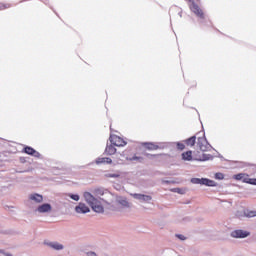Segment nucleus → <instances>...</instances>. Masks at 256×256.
<instances>
[{
	"instance_id": "obj_15",
	"label": "nucleus",
	"mask_w": 256,
	"mask_h": 256,
	"mask_svg": "<svg viewBox=\"0 0 256 256\" xmlns=\"http://www.w3.org/2000/svg\"><path fill=\"white\" fill-rule=\"evenodd\" d=\"M96 165H110V163H113V160H111V158L108 157H102V158H97L95 161Z\"/></svg>"
},
{
	"instance_id": "obj_8",
	"label": "nucleus",
	"mask_w": 256,
	"mask_h": 256,
	"mask_svg": "<svg viewBox=\"0 0 256 256\" xmlns=\"http://www.w3.org/2000/svg\"><path fill=\"white\" fill-rule=\"evenodd\" d=\"M47 247L53 249L54 251H63L65 246L57 241H50L46 243Z\"/></svg>"
},
{
	"instance_id": "obj_28",
	"label": "nucleus",
	"mask_w": 256,
	"mask_h": 256,
	"mask_svg": "<svg viewBox=\"0 0 256 256\" xmlns=\"http://www.w3.org/2000/svg\"><path fill=\"white\" fill-rule=\"evenodd\" d=\"M130 161H141V158L134 156L130 159Z\"/></svg>"
},
{
	"instance_id": "obj_9",
	"label": "nucleus",
	"mask_w": 256,
	"mask_h": 256,
	"mask_svg": "<svg viewBox=\"0 0 256 256\" xmlns=\"http://www.w3.org/2000/svg\"><path fill=\"white\" fill-rule=\"evenodd\" d=\"M144 147L148 149V151H157V149H163V145L161 143H153V142H146L143 143Z\"/></svg>"
},
{
	"instance_id": "obj_25",
	"label": "nucleus",
	"mask_w": 256,
	"mask_h": 256,
	"mask_svg": "<svg viewBox=\"0 0 256 256\" xmlns=\"http://www.w3.org/2000/svg\"><path fill=\"white\" fill-rule=\"evenodd\" d=\"M68 197L72 199L73 201H79L80 197L78 194H68Z\"/></svg>"
},
{
	"instance_id": "obj_18",
	"label": "nucleus",
	"mask_w": 256,
	"mask_h": 256,
	"mask_svg": "<svg viewBox=\"0 0 256 256\" xmlns=\"http://www.w3.org/2000/svg\"><path fill=\"white\" fill-rule=\"evenodd\" d=\"M105 153L106 155H115V153H117V149L114 148L113 145H108L106 146Z\"/></svg>"
},
{
	"instance_id": "obj_3",
	"label": "nucleus",
	"mask_w": 256,
	"mask_h": 256,
	"mask_svg": "<svg viewBox=\"0 0 256 256\" xmlns=\"http://www.w3.org/2000/svg\"><path fill=\"white\" fill-rule=\"evenodd\" d=\"M36 213H39L40 215H49L53 213V206L49 203L40 204L36 208Z\"/></svg>"
},
{
	"instance_id": "obj_16",
	"label": "nucleus",
	"mask_w": 256,
	"mask_h": 256,
	"mask_svg": "<svg viewBox=\"0 0 256 256\" xmlns=\"http://www.w3.org/2000/svg\"><path fill=\"white\" fill-rule=\"evenodd\" d=\"M117 201L120 205H122V207H126L127 209L131 208V203H129L127 199L118 197Z\"/></svg>"
},
{
	"instance_id": "obj_27",
	"label": "nucleus",
	"mask_w": 256,
	"mask_h": 256,
	"mask_svg": "<svg viewBox=\"0 0 256 256\" xmlns=\"http://www.w3.org/2000/svg\"><path fill=\"white\" fill-rule=\"evenodd\" d=\"M176 237L180 239V241H185V239H187L184 235L181 234H177Z\"/></svg>"
},
{
	"instance_id": "obj_7",
	"label": "nucleus",
	"mask_w": 256,
	"mask_h": 256,
	"mask_svg": "<svg viewBox=\"0 0 256 256\" xmlns=\"http://www.w3.org/2000/svg\"><path fill=\"white\" fill-rule=\"evenodd\" d=\"M131 197H133V199H136L137 201H140V203H151L153 199L150 195L139 194V193L131 194Z\"/></svg>"
},
{
	"instance_id": "obj_5",
	"label": "nucleus",
	"mask_w": 256,
	"mask_h": 256,
	"mask_svg": "<svg viewBox=\"0 0 256 256\" xmlns=\"http://www.w3.org/2000/svg\"><path fill=\"white\" fill-rule=\"evenodd\" d=\"M236 181H243V183H249L250 185H256V178H249L246 174L240 173L234 175Z\"/></svg>"
},
{
	"instance_id": "obj_14",
	"label": "nucleus",
	"mask_w": 256,
	"mask_h": 256,
	"mask_svg": "<svg viewBox=\"0 0 256 256\" xmlns=\"http://www.w3.org/2000/svg\"><path fill=\"white\" fill-rule=\"evenodd\" d=\"M24 151H25V153H27V155H32V157H37V158L41 157V154L39 152H37V150H35L29 146L25 147Z\"/></svg>"
},
{
	"instance_id": "obj_13",
	"label": "nucleus",
	"mask_w": 256,
	"mask_h": 256,
	"mask_svg": "<svg viewBox=\"0 0 256 256\" xmlns=\"http://www.w3.org/2000/svg\"><path fill=\"white\" fill-rule=\"evenodd\" d=\"M30 201H33L34 203H43V195L33 193L29 195Z\"/></svg>"
},
{
	"instance_id": "obj_4",
	"label": "nucleus",
	"mask_w": 256,
	"mask_h": 256,
	"mask_svg": "<svg viewBox=\"0 0 256 256\" xmlns=\"http://www.w3.org/2000/svg\"><path fill=\"white\" fill-rule=\"evenodd\" d=\"M249 235H251L250 231L241 229L234 230L230 233V237H233V239H247Z\"/></svg>"
},
{
	"instance_id": "obj_17",
	"label": "nucleus",
	"mask_w": 256,
	"mask_h": 256,
	"mask_svg": "<svg viewBox=\"0 0 256 256\" xmlns=\"http://www.w3.org/2000/svg\"><path fill=\"white\" fill-rule=\"evenodd\" d=\"M182 159L183 161H193V152L187 151L182 153Z\"/></svg>"
},
{
	"instance_id": "obj_22",
	"label": "nucleus",
	"mask_w": 256,
	"mask_h": 256,
	"mask_svg": "<svg viewBox=\"0 0 256 256\" xmlns=\"http://www.w3.org/2000/svg\"><path fill=\"white\" fill-rule=\"evenodd\" d=\"M106 177H108L110 179H119V177H121V174H119V172L108 173V174H106Z\"/></svg>"
},
{
	"instance_id": "obj_26",
	"label": "nucleus",
	"mask_w": 256,
	"mask_h": 256,
	"mask_svg": "<svg viewBox=\"0 0 256 256\" xmlns=\"http://www.w3.org/2000/svg\"><path fill=\"white\" fill-rule=\"evenodd\" d=\"M175 145H177V148L180 150V151H183V149H185V144L181 143V142H177L175 143Z\"/></svg>"
},
{
	"instance_id": "obj_19",
	"label": "nucleus",
	"mask_w": 256,
	"mask_h": 256,
	"mask_svg": "<svg viewBox=\"0 0 256 256\" xmlns=\"http://www.w3.org/2000/svg\"><path fill=\"white\" fill-rule=\"evenodd\" d=\"M213 159V156L211 154H202L201 157L195 158V161H209Z\"/></svg>"
},
{
	"instance_id": "obj_23",
	"label": "nucleus",
	"mask_w": 256,
	"mask_h": 256,
	"mask_svg": "<svg viewBox=\"0 0 256 256\" xmlns=\"http://www.w3.org/2000/svg\"><path fill=\"white\" fill-rule=\"evenodd\" d=\"M195 141H196V137H195V136H192L191 138H189V139L186 140V144H187L189 147H193V145H195Z\"/></svg>"
},
{
	"instance_id": "obj_21",
	"label": "nucleus",
	"mask_w": 256,
	"mask_h": 256,
	"mask_svg": "<svg viewBox=\"0 0 256 256\" xmlns=\"http://www.w3.org/2000/svg\"><path fill=\"white\" fill-rule=\"evenodd\" d=\"M245 217H256V210H245L244 211Z\"/></svg>"
},
{
	"instance_id": "obj_12",
	"label": "nucleus",
	"mask_w": 256,
	"mask_h": 256,
	"mask_svg": "<svg viewBox=\"0 0 256 256\" xmlns=\"http://www.w3.org/2000/svg\"><path fill=\"white\" fill-rule=\"evenodd\" d=\"M75 211L76 213H90L91 209L88 208V206L85 203H79L76 207H75Z\"/></svg>"
},
{
	"instance_id": "obj_1",
	"label": "nucleus",
	"mask_w": 256,
	"mask_h": 256,
	"mask_svg": "<svg viewBox=\"0 0 256 256\" xmlns=\"http://www.w3.org/2000/svg\"><path fill=\"white\" fill-rule=\"evenodd\" d=\"M95 194L98 197L93 196L91 192H84V201H86L87 205L91 207L94 213H105V209L109 207L110 203H113V199H115V196H113L111 192L104 190L103 188L96 189Z\"/></svg>"
},
{
	"instance_id": "obj_29",
	"label": "nucleus",
	"mask_w": 256,
	"mask_h": 256,
	"mask_svg": "<svg viewBox=\"0 0 256 256\" xmlns=\"http://www.w3.org/2000/svg\"><path fill=\"white\" fill-rule=\"evenodd\" d=\"M87 256H97V253H95V252H88Z\"/></svg>"
},
{
	"instance_id": "obj_20",
	"label": "nucleus",
	"mask_w": 256,
	"mask_h": 256,
	"mask_svg": "<svg viewBox=\"0 0 256 256\" xmlns=\"http://www.w3.org/2000/svg\"><path fill=\"white\" fill-rule=\"evenodd\" d=\"M173 193H178L179 195H185L187 193V189L185 188H174L172 189Z\"/></svg>"
},
{
	"instance_id": "obj_10",
	"label": "nucleus",
	"mask_w": 256,
	"mask_h": 256,
	"mask_svg": "<svg viewBox=\"0 0 256 256\" xmlns=\"http://www.w3.org/2000/svg\"><path fill=\"white\" fill-rule=\"evenodd\" d=\"M190 9L197 15V17H200V19H204L205 15L203 14V10H201V8H199V5L192 2L190 4Z\"/></svg>"
},
{
	"instance_id": "obj_2",
	"label": "nucleus",
	"mask_w": 256,
	"mask_h": 256,
	"mask_svg": "<svg viewBox=\"0 0 256 256\" xmlns=\"http://www.w3.org/2000/svg\"><path fill=\"white\" fill-rule=\"evenodd\" d=\"M193 185H205L206 187H217V182L208 178H192Z\"/></svg>"
},
{
	"instance_id": "obj_11",
	"label": "nucleus",
	"mask_w": 256,
	"mask_h": 256,
	"mask_svg": "<svg viewBox=\"0 0 256 256\" xmlns=\"http://www.w3.org/2000/svg\"><path fill=\"white\" fill-rule=\"evenodd\" d=\"M198 145L201 151H207V149H209V142H207L205 135H203V137L198 138Z\"/></svg>"
},
{
	"instance_id": "obj_24",
	"label": "nucleus",
	"mask_w": 256,
	"mask_h": 256,
	"mask_svg": "<svg viewBox=\"0 0 256 256\" xmlns=\"http://www.w3.org/2000/svg\"><path fill=\"white\" fill-rule=\"evenodd\" d=\"M215 179H217L218 181H223V179H225V175H223V173L218 172L215 174Z\"/></svg>"
},
{
	"instance_id": "obj_6",
	"label": "nucleus",
	"mask_w": 256,
	"mask_h": 256,
	"mask_svg": "<svg viewBox=\"0 0 256 256\" xmlns=\"http://www.w3.org/2000/svg\"><path fill=\"white\" fill-rule=\"evenodd\" d=\"M110 142L112 143V145H115L116 147H125V145H127V142L123 140V138L115 134L110 135Z\"/></svg>"
}]
</instances>
